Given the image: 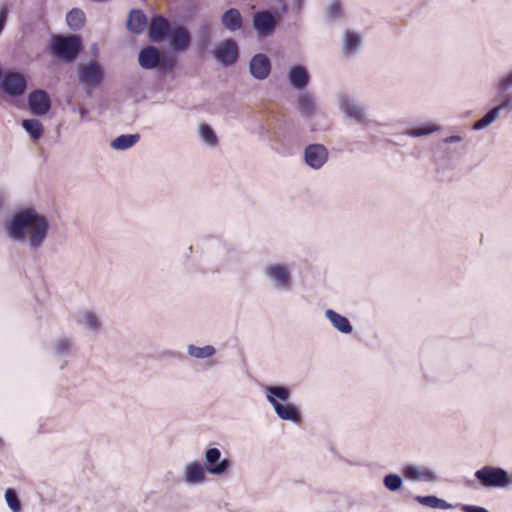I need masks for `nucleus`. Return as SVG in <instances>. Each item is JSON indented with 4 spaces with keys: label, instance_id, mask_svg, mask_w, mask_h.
Wrapping results in <instances>:
<instances>
[{
    "label": "nucleus",
    "instance_id": "obj_1",
    "mask_svg": "<svg viewBox=\"0 0 512 512\" xmlns=\"http://www.w3.org/2000/svg\"><path fill=\"white\" fill-rule=\"evenodd\" d=\"M50 223L47 217L32 207L15 211L4 223L7 237L25 244L29 250H40L48 238Z\"/></svg>",
    "mask_w": 512,
    "mask_h": 512
},
{
    "label": "nucleus",
    "instance_id": "obj_2",
    "mask_svg": "<svg viewBox=\"0 0 512 512\" xmlns=\"http://www.w3.org/2000/svg\"><path fill=\"white\" fill-rule=\"evenodd\" d=\"M266 401L273 407L277 417L284 421L299 423L302 415L297 406L288 402L291 391L284 385H267L263 388Z\"/></svg>",
    "mask_w": 512,
    "mask_h": 512
},
{
    "label": "nucleus",
    "instance_id": "obj_3",
    "mask_svg": "<svg viewBox=\"0 0 512 512\" xmlns=\"http://www.w3.org/2000/svg\"><path fill=\"white\" fill-rule=\"evenodd\" d=\"M337 105L344 116L365 128L378 127L381 124L369 119L366 108L353 95L347 92H340L336 96Z\"/></svg>",
    "mask_w": 512,
    "mask_h": 512
},
{
    "label": "nucleus",
    "instance_id": "obj_4",
    "mask_svg": "<svg viewBox=\"0 0 512 512\" xmlns=\"http://www.w3.org/2000/svg\"><path fill=\"white\" fill-rule=\"evenodd\" d=\"M263 275L278 292H289L293 288L292 267L288 263H268L263 268Z\"/></svg>",
    "mask_w": 512,
    "mask_h": 512
},
{
    "label": "nucleus",
    "instance_id": "obj_5",
    "mask_svg": "<svg viewBox=\"0 0 512 512\" xmlns=\"http://www.w3.org/2000/svg\"><path fill=\"white\" fill-rule=\"evenodd\" d=\"M77 77L84 91L91 95L92 91L102 84L105 71L98 62L89 61L88 63L78 64Z\"/></svg>",
    "mask_w": 512,
    "mask_h": 512
},
{
    "label": "nucleus",
    "instance_id": "obj_6",
    "mask_svg": "<svg viewBox=\"0 0 512 512\" xmlns=\"http://www.w3.org/2000/svg\"><path fill=\"white\" fill-rule=\"evenodd\" d=\"M474 475L485 488H506L512 484L508 471L500 467L484 466Z\"/></svg>",
    "mask_w": 512,
    "mask_h": 512
},
{
    "label": "nucleus",
    "instance_id": "obj_7",
    "mask_svg": "<svg viewBox=\"0 0 512 512\" xmlns=\"http://www.w3.org/2000/svg\"><path fill=\"white\" fill-rule=\"evenodd\" d=\"M81 48V40L76 35L55 36L53 38L52 53L59 59L70 62L74 60Z\"/></svg>",
    "mask_w": 512,
    "mask_h": 512
},
{
    "label": "nucleus",
    "instance_id": "obj_8",
    "mask_svg": "<svg viewBox=\"0 0 512 512\" xmlns=\"http://www.w3.org/2000/svg\"><path fill=\"white\" fill-rule=\"evenodd\" d=\"M496 105L491 108L481 119L473 124L474 130H483L494 123L501 113L510 114L512 112V99H495Z\"/></svg>",
    "mask_w": 512,
    "mask_h": 512
},
{
    "label": "nucleus",
    "instance_id": "obj_9",
    "mask_svg": "<svg viewBox=\"0 0 512 512\" xmlns=\"http://www.w3.org/2000/svg\"><path fill=\"white\" fill-rule=\"evenodd\" d=\"M206 471L211 475H223L227 473L232 463L227 458H221V451L218 448H208L205 452Z\"/></svg>",
    "mask_w": 512,
    "mask_h": 512
},
{
    "label": "nucleus",
    "instance_id": "obj_10",
    "mask_svg": "<svg viewBox=\"0 0 512 512\" xmlns=\"http://www.w3.org/2000/svg\"><path fill=\"white\" fill-rule=\"evenodd\" d=\"M210 256L215 262L213 266L214 272H220L226 269L233 259V251L231 247L221 241H215L211 246Z\"/></svg>",
    "mask_w": 512,
    "mask_h": 512
},
{
    "label": "nucleus",
    "instance_id": "obj_11",
    "mask_svg": "<svg viewBox=\"0 0 512 512\" xmlns=\"http://www.w3.org/2000/svg\"><path fill=\"white\" fill-rule=\"evenodd\" d=\"M278 18L269 10L258 11L253 15V27L260 37L274 33Z\"/></svg>",
    "mask_w": 512,
    "mask_h": 512
},
{
    "label": "nucleus",
    "instance_id": "obj_12",
    "mask_svg": "<svg viewBox=\"0 0 512 512\" xmlns=\"http://www.w3.org/2000/svg\"><path fill=\"white\" fill-rule=\"evenodd\" d=\"M329 153L322 144H310L304 149V161L314 170L321 169L328 161Z\"/></svg>",
    "mask_w": 512,
    "mask_h": 512
},
{
    "label": "nucleus",
    "instance_id": "obj_13",
    "mask_svg": "<svg viewBox=\"0 0 512 512\" xmlns=\"http://www.w3.org/2000/svg\"><path fill=\"white\" fill-rule=\"evenodd\" d=\"M402 474L405 479L410 481L437 482L439 477L437 473L428 467L418 465H406L402 468Z\"/></svg>",
    "mask_w": 512,
    "mask_h": 512
},
{
    "label": "nucleus",
    "instance_id": "obj_14",
    "mask_svg": "<svg viewBox=\"0 0 512 512\" xmlns=\"http://www.w3.org/2000/svg\"><path fill=\"white\" fill-rule=\"evenodd\" d=\"M28 106L32 114L43 116L51 108V99L49 94L43 89H36L28 96Z\"/></svg>",
    "mask_w": 512,
    "mask_h": 512
},
{
    "label": "nucleus",
    "instance_id": "obj_15",
    "mask_svg": "<svg viewBox=\"0 0 512 512\" xmlns=\"http://www.w3.org/2000/svg\"><path fill=\"white\" fill-rule=\"evenodd\" d=\"M205 467L198 461H190L183 467V481L188 486H198L207 480Z\"/></svg>",
    "mask_w": 512,
    "mask_h": 512
},
{
    "label": "nucleus",
    "instance_id": "obj_16",
    "mask_svg": "<svg viewBox=\"0 0 512 512\" xmlns=\"http://www.w3.org/2000/svg\"><path fill=\"white\" fill-rule=\"evenodd\" d=\"M2 88L10 96H21L27 87L24 76L18 72H8L2 79Z\"/></svg>",
    "mask_w": 512,
    "mask_h": 512
},
{
    "label": "nucleus",
    "instance_id": "obj_17",
    "mask_svg": "<svg viewBox=\"0 0 512 512\" xmlns=\"http://www.w3.org/2000/svg\"><path fill=\"white\" fill-rule=\"evenodd\" d=\"M213 54L220 63L225 66H229L236 62L239 51L236 43L233 40L228 39L219 45L213 51Z\"/></svg>",
    "mask_w": 512,
    "mask_h": 512
},
{
    "label": "nucleus",
    "instance_id": "obj_18",
    "mask_svg": "<svg viewBox=\"0 0 512 512\" xmlns=\"http://www.w3.org/2000/svg\"><path fill=\"white\" fill-rule=\"evenodd\" d=\"M249 71L257 80L266 79L271 72V62L269 58L262 53L254 55L249 63Z\"/></svg>",
    "mask_w": 512,
    "mask_h": 512
},
{
    "label": "nucleus",
    "instance_id": "obj_19",
    "mask_svg": "<svg viewBox=\"0 0 512 512\" xmlns=\"http://www.w3.org/2000/svg\"><path fill=\"white\" fill-rule=\"evenodd\" d=\"M75 320L77 324L91 333L97 334L102 329L100 317L92 310L84 309L79 311L75 316Z\"/></svg>",
    "mask_w": 512,
    "mask_h": 512
},
{
    "label": "nucleus",
    "instance_id": "obj_20",
    "mask_svg": "<svg viewBox=\"0 0 512 512\" xmlns=\"http://www.w3.org/2000/svg\"><path fill=\"white\" fill-rule=\"evenodd\" d=\"M170 46L174 51H186L191 43V36L184 27H176L168 32Z\"/></svg>",
    "mask_w": 512,
    "mask_h": 512
},
{
    "label": "nucleus",
    "instance_id": "obj_21",
    "mask_svg": "<svg viewBox=\"0 0 512 512\" xmlns=\"http://www.w3.org/2000/svg\"><path fill=\"white\" fill-rule=\"evenodd\" d=\"M297 108L299 113L307 118H311L317 114L318 106L315 96L309 91L299 93L297 97Z\"/></svg>",
    "mask_w": 512,
    "mask_h": 512
},
{
    "label": "nucleus",
    "instance_id": "obj_22",
    "mask_svg": "<svg viewBox=\"0 0 512 512\" xmlns=\"http://www.w3.org/2000/svg\"><path fill=\"white\" fill-rule=\"evenodd\" d=\"M310 80L307 69L301 65L292 66L288 72L289 84L295 89H304Z\"/></svg>",
    "mask_w": 512,
    "mask_h": 512
},
{
    "label": "nucleus",
    "instance_id": "obj_23",
    "mask_svg": "<svg viewBox=\"0 0 512 512\" xmlns=\"http://www.w3.org/2000/svg\"><path fill=\"white\" fill-rule=\"evenodd\" d=\"M495 89L497 100L512 99V69L497 78Z\"/></svg>",
    "mask_w": 512,
    "mask_h": 512
},
{
    "label": "nucleus",
    "instance_id": "obj_24",
    "mask_svg": "<svg viewBox=\"0 0 512 512\" xmlns=\"http://www.w3.org/2000/svg\"><path fill=\"white\" fill-rule=\"evenodd\" d=\"M139 65L144 69H154L160 62V52L154 46L143 48L138 57Z\"/></svg>",
    "mask_w": 512,
    "mask_h": 512
},
{
    "label": "nucleus",
    "instance_id": "obj_25",
    "mask_svg": "<svg viewBox=\"0 0 512 512\" xmlns=\"http://www.w3.org/2000/svg\"><path fill=\"white\" fill-rule=\"evenodd\" d=\"M325 317L338 332L342 334H350L353 331V327L348 318L333 309L325 310Z\"/></svg>",
    "mask_w": 512,
    "mask_h": 512
},
{
    "label": "nucleus",
    "instance_id": "obj_26",
    "mask_svg": "<svg viewBox=\"0 0 512 512\" xmlns=\"http://www.w3.org/2000/svg\"><path fill=\"white\" fill-rule=\"evenodd\" d=\"M169 22L162 16H154L149 27V37L152 41H160L169 32Z\"/></svg>",
    "mask_w": 512,
    "mask_h": 512
},
{
    "label": "nucleus",
    "instance_id": "obj_27",
    "mask_svg": "<svg viewBox=\"0 0 512 512\" xmlns=\"http://www.w3.org/2000/svg\"><path fill=\"white\" fill-rule=\"evenodd\" d=\"M221 23L228 31L235 32L242 28L243 18L238 9L230 8L222 14Z\"/></svg>",
    "mask_w": 512,
    "mask_h": 512
},
{
    "label": "nucleus",
    "instance_id": "obj_28",
    "mask_svg": "<svg viewBox=\"0 0 512 512\" xmlns=\"http://www.w3.org/2000/svg\"><path fill=\"white\" fill-rule=\"evenodd\" d=\"M362 44V37L358 32L346 30L343 37V53L346 56L355 55Z\"/></svg>",
    "mask_w": 512,
    "mask_h": 512
},
{
    "label": "nucleus",
    "instance_id": "obj_29",
    "mask_svg": "<svg viewBox=\"0 0 512 512\" xmlns=\"http://www.w3.org/2000/svg\"><path fill=\"white\" fill-rule=\"evenodd\" d=\"M53 351L58 357H70L76 352L75 341L70 337H59L53 343Z\"/></svg>",
    "mask_w": 512,
    "mask_h": 512
},
{
    "label": "nucleus",
    "instance_id": "obj_30",
    "mask_svg": "<svg viewBox=\"0 0 512 512\" xmlns=\"http://www.w3.org/2000/svg\"><path fill=\"white\" fill-rule=\"evenodd\" d=\"M147 17L140 10H132L127 19V28L135 33H142L147 27Z\"/></svg>",
    "mask_w": 512,
    "mask_h": 512
},
{
    "label": "nucleus",
    "instance_id": "obj_31",
    "mask_svg": "<svg viewBox=\"0 0 512 512\" xmlns=\"http://www.w3.org/2000/svg\"><path fill=\"white\" fill-rule=\"evenodd\" d=\"M140 139L138 133L122 134L112 140L110 146L114 150L124 151L134 146Z\"/></svg>",
    "mask_w": 512,
    "mask_h": 512
},
{
    "label": "nucleus",
    "instance_id": "obj_32",
    "mask_svg": "<svg viewBox=\"0 0 512 512\" xmlns=\"http://www.w3.org/2000/svg\"><path fill=\"white\" fill-rule=\"evenodd\" d=\"M415 500L420 503L423 506L432 508V509H451L453 506L446 502L443 499L438 498L434 495H428V496H416Z\"/></svg>",
    "mask_w": 512,
    "mask_h": 512
},
{
    "label": "nucleus",
    "instance_id": "obj_33",
    "mask_svg": "<svg viewBox=\"0 0 512 512\" xmlns=\"http://www.w3.org/2000/svg\"><path fill=\"white\" fill-rule=\"evenodd\" d=\"M198 133L201 140L211 148L218 145V137L212 127L208 124L202 123L199 125Z\"/></svg>",
    "mask_w": 512,
    "mask_h": 512
},
{
    "label": "nucleus",
    "instance_id": "obj_34",
    "mask_svg": "<svg viewBox=\"0 0 512 512\" xmlns=\"http://www.w3.org/2000/svg\"><path fill=\"white\" fill-rule=\"evenodd\" d=\"M188 354L196 359H207L212 357L216 353V349L212 345H205L203 347H198L193 344L188 345L187 347Z\"/></svg>",
    "mask_w": 512,
    "mask_h": 512
},
{
    "label": "nucleus",
    "instance_id": "obj_35",
    "mask_svg": "<svg viewBox=\"0 0 512 512\" xmlns=\"http://www.w3.org/2000/svg\"><path fill=\"white\" fill-rule=\"evenodd\" d=\"M66 21L70 29L77 31L81 29L85 22V14L81 9L74 8L66 15Z\"/></svg>",
    "mask_w": 512,
    "mask_h": 512
},
{
    "label": "nucleus",
    "instance_id": "obj_36",
    "mask_svg": "<svg viewBox=\"0 0 512 512\" xmlns=\"http://www.w3.org/2000/svg\"><path fill=\"white\" fill-rule=\"evenodd\" d=\"M22 127L34 140L39 139L44 132L42 123L37 119L23 120Z\"/></svg>",
    "mask_w": 512,
    "mask_h": 512
},
{
    "label": "nucleus",
    "instance_id": "obj_37",
    "mask_svg": "<svg viewBox=\"0 0 512 512\" xmlns=\"http://www.w3.org/2000/svg\"><path fill=\"white\" fill-rule=\"evenodd\" d=\"M440 130H441L440 125L427 124V125H424L421 127L409 129L405 132V134L410 137L416 138V137L427 136V135L433 134L435 132H439Z\"/></svg>",
    "mask_w": 512,
    "mask_h": 512
},
{
    "label": "nucleus",
    "instance_id": "obj_38",
    "mask_svg": "<svg viewBox=\"0 0 512 512\" xmlns=\"http://www.w3.org/2000/svg\"><path fill=\"white\" fill-rule=\"evenodd\" d=\"M5 500L12 512H21V502L14 489L8 488L5 491Z\"/></svg>",
    "mask_w": 512,
    "mask_h": 512
},
{
    "label": "nucleus",
    "instance_id": "obj_39",
    "mask_svg": "<svg viewBox=\"0 0 512 512\" xmlns=\"http://www.w3.org/2000/svg\"><path fill=\"white\" fill-rule=\"evenodd\" d=\"M384 486L392 492L399 490L402 486V478L394 473L387 474L383 479Z\"/></svg>",
    "mask_w": 512,
    "mask_h": 512
},
{
    "label": "nucleus",
    "instance_id": "obj_40",
    "mask_svg": "<svg viewBox=\"0 0 512 512\" xmlns=\"http://www.w3.org/2000/svg\"><path fill=\"white\" fill-rule=\"evenodd\" d=\"M9 13H10V8H9L8 3H5V2L1 3L0 4V36L2 35V33L6 27Z\"/></svg>",
    "mask_w": 512,
    "mask_h": 512
},
{
    "label": "nucleus",
    "instance_id": "obj_41",
    "mask_svg": "<svg viewBox=\"0 0 512 512\" xmlns=\"http://www.w3.org/2000/svg\"><path fill=\"white\" fill-rule=\"evenodd\" d=\"M340 11H341V4H340V2L334 1L327 8V16L329 18H331V19L332 18H336L337 16L340 15Z\"/></svg>",
    "mask_w": 512,
    "mask_h": 512
},
{
    "label": "nucleus",
    "instance_id": "obj_42",
    "mask_svg": "<svg viewBox=\"0 0 512 512\" xmlns=\"http://www.w3.org/2000/svg\"><path fill=\"white\" fill-rule=\"evenodd\" d=\"M461 510L463 512H490L486 508L476 505H463Z\"/></svg>",
    "mask_w": 512,
    "mask_h": 512
},
{
    "label": "nucleus",
    "instance_id": "obj_43",
    "mask_svg": "<svg viewBox=\"0 0 512 512\" xmlns=\"http://www.w3.org/2000/svg\"><path fill=\"white\" fill-rule=\"evenodd\" d=\"M462 136L460 135H450L443 139V142L446 144H452L462 141Z\"/></svg>",
    "mask_w": 512,
    "mask_h": 512
},
{
    "label": "nucleus",
    "instance_id": "obj_44",
    "mask_svg": "<svg viewBox=\"0 0 512 512\" xmlns=\"http://www.w3.org/2000/svg\"><path fill=\"white\" fill-rule=\"evenodd\" d=\"M303 5H304V0H294V8L297 11H301Z\"/></svg>",
    "mask_w": 512,
    "mask_h": 512
},
{
    "label": "nucleus",
    "instance_id": "obj_45",
    "mask_svg": "<svg viewBox=\"0 0 512 512\" xmlns=\"http://www.w3.org/2000/svg\"><path fill=\"white\" fill-rule=\"evenodd\" d=\"M281 10L283 13H286L288 11V6L286 4H283Z\"/></svg>",
    "mask_w": 512,
    "mask_h": 512
},
{
    "label": "nucleus",
    "instance_id": "obj_46",
    "mask_svg": "<svg viewBox=\"0 0 512 512\" xmlns=\"http://www.w3.org/2000/svg\"><path fill=\"white\" fill-rule=\"evenodd\" d=\"M92 49H93L94 55H97V53H98V47H97V45H96V44H94V45L92 46Z\"/></svg>",
    "mask_w": 512,
    "mask_h": 512
}]
</instances>
